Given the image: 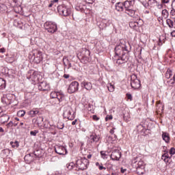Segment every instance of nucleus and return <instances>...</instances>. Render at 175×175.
I'll list each match as a JSON object with an SVG mask.
<instances>
[{
  "instance_id": "nucleus-1",
  "label": "nucleus",
  "mask_w": 175,
  "mask_h": 175,
  "mask_svg": "<svg viewBox=\"0 0 175 175\" xmlns=\"http://www.w3.org/2000/svg\"><path fill=\"white\" fill-rule=\"evenodd\" d=\"M128 46L129 43L125 41L120 42L115 47V62L117 65H121L128 62L129 59V54L128 53Z\"/></svg>"
},
{
  "instance_id": "nucleus-2",
  "label": "nucleus",
  "mask_w": 175,
  "mask_h": 175,
  "mask_svg": "<svg viewBox=\"0 0 175 175\" xmlns=\"http://www.w3.org/2000/svg\"><path fill=\"white\" fill-rule=\"evenodd\" d=\"M44 27L46 31H48L50 33H54L57 32L58 28L57 27V24L54 22L47 21L44 23Z\"/></svg>"
},
{
  "instance_id": "nucleus-3",
  "label": "nucleus",
  "mask_w": 175,
  "mask_h": 175,
  "mask_svg": "<svg viewBox=\"0 0 175 175\" xmlns=\"http://www.w3.org/2000/svg\"><path fill=\"white\" fill-rule=\"evenodd\" d=\"M135 0L124 1V8L126 10V13L131 17H133V16H135V10L129 9V5H130V6H133V5H135Z\"/></svg>"
},
{
  "instance_id": "nucleus-4",
  "label": "nucleus",
  "mask_w": 175,
  "mask_h": 175,
  "mask_svg": "<svg viewBox=\"0 0 175 175\" xmlns=\"http://www.w3.org/2000/svg\"><path fill=\"white\" fill-rule=\"evenodd\" d=\"M29 73L31 74L30 75H27V79L29 80H31V81H34V83H38V81H40L42 80V75H40V73L37 71H30Z\"/></svg>"
},
{
  "instance_id": "nucleus-5",
  "label": "nucleus",
  "mask_w": 175,
  "mask_h": 175,
  "mask_svg": "<svg viewBox=\"0 0 175 175\" xmlns=\"http://www.w3.org/2000/svg\"><path fill=\"white\" fill-rule=\"evenodd\" d=\"M76 165L79 170H85L88 165V159L85 158L79 159L77 161Z\"/></svg>"
},
{
  "instance_id": "nucleus-6",
  "label": "nucleus",
  "mask_w": 175,
  "mask_h": 175,
  "mask_svg": "<svg viewBox=\"0 0 175 175\" xmlns=\"http://www.w3.org/2000/svg\"><path fill=\"white\" fill-rule=\"evenodd\" d=\"M131 85L134 90L140 88V81L135 75H133L131 77Z\"/></svg>"
},
{
  "instance_id": "nucleus-7",
  "label": "nucleus",
  "mask_w": 175,
  "mask_h": 175,
  "mask_svg": "<svg viewBox=\"0 0 175 175\" xmlns=\"http://www.w3.org/2000/svg\"><path fill=\"white\" fill-rule=\"evenodd\" d=\"M79 82L75 81L71 82L68 88V94H75L79 91Z\"/></svg>"
},
{
  "instance_id": "nucleus-8",
  "label": "nucleus",
  "mask_w": 175,
  "mask_h": 175,
  "mask_svg": "<svg viewBox=\"0 0 175 175\" xmlns=\"http://www.w3.org/2000/svg\"><path fill=\"white\" fill-rule=\"evenodd\" d=\"M57 12H59L60 14H63L64 16H69L71 13L70 9L64 5H59L57 7Z\"/></svg>"
},
{
  "instance_id": "nucleus-9",
  "label": "nucleus",
  "mask_w": 175,
  "mask_h": 175,
  "mask_svg": "<svg viewBox=\"0 0 175 175\" xmlns=\"http://www.w3.org/2000/svg\"><path fill=\"white\" fill-rule=\"evenodd\" d=\"M55 150L59 155H66V154H68V150H66V148L63 146H56Z\"/></svg>"
},
{
  "instance_id": "nucleus-10",
  "label": "nucleus",
  "mask_w": 175,
  "mask_h": 175,
  "mask_svg": "<svg viewBox=\"0 0 175 175\" xmlns=\"http://www.w3.org/2000/svg\"><path fill=\"white\" fill-rule=\"evenodd\" d=\"M120 158H121L120 150H114L111 154V159L112 161H119Z\"/></svg>"
},
{
  "instance_id": "nucleus-11",
  "label": "nucleus",
  "mask_w": 175,
  "mask_h": 175,
  "mask_svg": "<svg viewBox=\"0 0 175 175\" xmlns=\"http://www.w3.org/2000/svg\"><path fill=\"white\" fill-rule=\"evenodd\" d=\"M34 62L36 64H40L42 61H43V53L41 51H38L36 54H34Z\"/></svg>"
},
{
  "instance_id": "nucleus-12",
  "label": "nucleus",
  "mask_w": 175,
  "mask_h": 175,
  "mask_svg": "<svg viewBox=\"0 0 175 175\" xmlns=\"http://www.w3.org/2000/svg\"><path fill=\"white\" fill-rule=\"evenodd\" d=\"M137 173L138 174H143V172H144V161L140 160L137 163Z\"/></svg>"
},
{
  "instance_id": "nucleus-13",
  "label": "nucleus",
  "mask_w": 175,
  "mask_h": 175,
  "mask_svg": "<svg viewBox=\"0 0 175 175\" xmlns=\"http://www.w3.org/2000/svg\"><path fill=\"white\" fill-rule=\"evenodd\" d=\"M38 90L40 91H49L50 90V85L46 82H41L38 85Z\"/></svg>"
},
{
  "instance_id": "nucleus-14",
  "label": "nucleus",
  "mask_w": 175,
  "mask_h": 175,
  "mask_svg": "<svg viewBox=\"0 0 175 175\" xmlns=\"http://www.w3.org/2000/svg\"><path fill=\"white\" fill-rule=\"evenodd\" d=\"M82 88H85L87 91H91L92 90V83L88 81H83L81 83Z\"/></svg>"
},
{
  "instance_id": "nucleus-15",
  "label": "nucleus",
  "mask_w": 175,
  "mask_h": 175,
  "mask_svg": "<svg viewBox=\"0 0 175 175\" xmlns=\"http://www.w3.org/2000/svg\"><path fill=\"white\" fill-rule=\"evenodd\" d=\"M99 139H100V137L99 135H96V134H92L89 137L90 143H98V142H99Z\"/></svg>"
},
{
  "instance_id": "nucleus-16",
  "label": "nucleus",
  "mask_w": 175,
  "mask_h": 175,
  "mask_svg": "<svg viewBox=\"0 0 175 175\" xmlns=\"http://www.w3.org/2000/svg\"><path fill=\"white\" fill-rule=\"evenodd\" d=\"M172 157H169V153L166 152L161 156V159L165 162V163H170Z\"/></svg>"
},
{
  "instance_id": "nucleus-17",
  "label": "nucleus",
  "mask_w": 175,
  "mask_h": 175,
  "mask_svg": "<svg viewBox=\"0 0 175 175\" xmlns=\"http://www.w3.org/2000/svg\"><path fill=\"white\" fill-rule=\"evenodd\" d=\"M124 7H125V3H122L119 2L116 4V9L118 12H122V10H124Z\"/></svg>"
},
{
  "instance_id": "nucleus-18",
  "label": "nucleus",
  "mask_w": 175,
  "mask_h": 175,
  "mask_svg": "<svg viewBox=\"0 0 175 175\" xmlns=\"http://www.w3.org/2000/svg\"><path fill=\"white\" fill-rule=\"evenodd\" d=\"M3 157H12L13 155V152H12V150L10 149H4L2 151Z\"/></svg>"
},
{
  "instance_id": "nucleus-19",
  "label": "nucleus",
  "mask_w": 175,
  "mask_h": 175,
  "mask_svg": "<svg viewBox=\"0 0 175 175\" xmlns=\"http://www.w3.org/2000/svg\"><path fill=\"white\" fill-rule=\"evenodd\" d=\"M162 138H163V140L165 142V143H169V142H170V136L167 133H163Z\"/></svg>"
},
{
  "instance_id": "nucleus-20",
  "label": "nucleus",
  "mask_w": 175,
  "mask_h": 175,
  "mask_svg": "<svg viewBox=\"0 0 175 175\" xmlns=\"http://www.w3.org/2000/svg\"><path fill=\"white\" fill-rule=\"evenodd\" d=\"M107 87L109 92H114V90H116V87L114 86L113 84H112L111 83H107Z\"/></svg>"
},
{
  "instance_id": "nucleus-21",
  "label": "nucleus",
  "mask_w": 175,
  "mask_h": 175,
  "mask_svg": "<svg viewBox=\"0 0 175 175\" xmlns=\"http://www.w3.org/2000/svg\"><path fill=\"white\" fill-rule=\"evenodd\" d=\"M64 98H65V95H64V93L62 92H58L57 98L58 99L59 102H62Z\"/></svg>"
},
{
  "instance_id": "nucleus-22",
  "label": "nucleus",
  "mask_w": 175,
  "mask_h": 175,
  "mask_svg": "<svg viewBox=\"0 0 175 175\" xmlns=\"http://www.w3.org/2000/svg\"><path fill=\"white\" fill-rule=\"evenodd\" d=\"M162 18H164V20H166L169 17V12H167V10H163L162 12Z\"/></svg>"
},
{
  "instance_id": "nucleus-23",
  "label": "nucleus",
  "mask_w": 175,
  "mask_h": 175,
  "mask_svg": "<svg viewBox=\"0 0 175 175\" xmlns=\"http://www.w3.org/2000/svg\"><path fill=\"white\" fill-rule=\"evenodd\" d=\"M6 87V81L3 78H0V90H3Z\"/></svg>"
},
{
  "instance_id": "nucleus-24",
  "label": "nucleus",
  "mask_w": 175,
  "mask_h": 175,
  "mask_svg": "<svg viewBox=\"0 0 175 175\" xmlns=\"http://www.w3.org/2000/svg\"><path fill=\"white\" fill-rule=\"evenodd\" d=\"M129 27L133 28V29H136V28L139 27V23L137 22H131L129 23Z\"/></svg>"
},
{
  "instance_id": "nucleus-25",
  "label": "nucleus",
  "mask_w": 175,
  "mask_h": 175,
  "mask_svg": "<svg viewBox=\"0 0 175 175\" xmlns=\"http://www.w3.org/2000/svg\"><path fill=\"white\" fill-rule=\"evenodd\" d=\"M1 102H3V103H4V105H10V100H9V99H8V97L6 96H4L1 98Z\"/></svg>"
},
{
  "instance_id": "nucleus-26",
  "label": "nucleus",
  "mask_w": 175,
  "mask_h": 175,
  "mask_svg": "<svg viewBox=\"0 0 175 175\" xmlns=\"http://www.w3.org/2000/svg\"><path fill=\"white\" fill-rule=\"evenodd\" d=\"M37 114H39V111H38V110H31L29 112V115L31 117H35V116H37Z\"/></svg>"
},
{
  "instance_id": "nucleus-27",
  "label": "nucleus",
  "mask_w": 175,
  "mask_h": 175,
  "mask_svg": "<svg viewBox=\"0 0 175 175\" xmlns=\"http://www.w3.org/2000/svg\"><path fill=\"white\" fill-rule=\"evenodd\" d=\"M10 145L12 146V148H16V147L18 148L20 146V144H18V142L17 141L15 142H11Z\"/></svg>"
},
{
  "instance_id": "nucleus-28",
  "label": "nucleus",
  "mask_w": 175,
  "mask_h": 175,
  "mask_svg": "<svg viewBox=\"0 0 175 175\" xmlns=\"http://www.w3.org/2000/svg\"><path fill=\"white\" fill-rule=\"evenodd\" d=\"M172 76V70L168 69L165 73V77L166 79H170Z\"/></svg>"
},
{
  "instance_id": "nucleus-29",
  "label": "nucleus",
  "mask_w": 175,
  "mask_h": 175,
  "mask_svg": "<svg viewBox=\"0 0 175 175\" xmlns=\"http://www.w3.org/2000/svg\"><path fill=\"white\" fill-rule=\"evenodd\" d=\"M18 117H24L25 116V111L24 110H21L17 113Z\"/></svg>"
},
{
  "instance_id": "nucleus-30",
  "label": "nucleus",
  "mask_w": 175,
  "mask_h": 175,
  "mask_svg": "<svg viewBox=\"0 0 175 175\" xmlns=\"http://www.w3.org/2000/svg\"><path fill=\"white\" fill-rule=\"evenodd\" d=\"M123 118L126 122H129V121H131V116L129 114H127V116H124Z\"/></svg>"
},
{
  "instance_id": "nucleus-31",
  "label": "nucleus",
  "mask_w": 175,
  "mask_h": 175,
  "mask_svg": "<svg viewBox=\"0 0 175 175\" xmlns=\"http://www.w3.org/2000/svg\"><path fill=\"white\" fill-rule=\"evenodd\" d=\"M167 24L170 27V28H173V21L170 19H167Z\"/></svg>"
},
{
  "instance_id": "nucleus-32",
  "label": "nucleus",
  "mask_w": 175,
  "mask_h": 175,
  "mask_svg": "<svg viewBox=\"0 0 175 175\" xmlns=\"http://www.w3.org/2000/svg\"><path fill=\"white\" fill-rule=\"evenodd\" d=\"M75 167V164L73 163H70L67 164V168L68 170H72Z\"/></svg>"
},
{
  "instance_id": "nucleus-33",
  "label": "nucleus",
  "mask_w": 175,
  "mask_h": 175,
  "mask_svg": "<svg viewBox=\"0 0 175 175\" xmlns=\"http://www.w3.org/2000/svg\"><path fill=\"white\" fill-rule=\"evenodd\" d=\"M57 96H58V92H52L51 93V98H52L53 99H54L55 98H57Z\"/></svg>"
},
{
  "instance_id": "nucleus-34",
  "label": "nucleus",
  "mask_w": 175,
  "mask_h": 175,
  "mask_svg": "<svg viewBox=\"0 0 175 175\" xmlns=\"http://www.w3.org/2000/svg\"><path fill=\"white\" fill-rule=\"evenodd\" d=\"M100 155H101V158H103V159H107V154H106V152L105 151H101Z\"/></svg>"
},
{
  "instance_id": "nucleus-35",
  "label": "nucleus",
  "mask_w": 175,
  "mask_h": 175,
  "mask_svg": "<svg viewBox=\"0 0 175 175\" xmlns=\"http://www.w3.org/2000/svg\"><path fill=\"white\" fill-rule=\"evenodd\" d=\"M174 154H175V148H171V149L170 150V154L171 155V157H173Z\"/></svg>"
},
{
  "instance_id": "nucleus-36",
  "label": "nucleus",
  "mask_w": 175,
  "mask_h": 175,
  "mask_svg": "<svg viewBox=\"0 0 175 175\" xmlns=\"http://www.w3.org/2000/svg\"><path fill=\"white\" fill-rule=\"evenodd\" d=\"M109 120H113V116L107 115L105 118V121H109Z\"/></svg>"
},
{
  "instance_id": "nucleus-37",
  "label": "nucleus",
  "mask_w": 175,
  "mask_h": 175,
  "mask_svg": "<svg viewBox=\"0 0 175 175\" xmlns=\"http://www.w3.org/2000/svg\"><path fill=\"white\" fill-rule=\"evenodd\" d=\"M92 120H94V121H99L100 118L96 115H93Z\"/></svg>"
},
{
  "instance_id": "nucleus-38",
  "label": "nucleus",
  "mask_w": 175,
  "mask_h": 175,
  "mask_svg": "<svg viewBox=\"0 0 175 175\" xmlns=\"http://www.w3.org/2000/svg\"><path fill=\"white\" fill-rule=\"evenodd\" d=\"M99 170H106V167H104L103 165H99L98 167Z\"/></svg>"
},
{
  "instance_id": "nucleus-39",
  "label": "nucleus",
  "mask_w": 175,
  "mask_h": 175,
  "mask_svg": "<svg viewBox=\"0 0 175 175\" xmlns=\"http://www.w3.org/2000/svg\"><path fill=\"white\" fill-rule=\"evenodd\" d=\"M38 133V131H31L30 132V135H31V136H36V134Z\"/></svg>"
},
{
  "instance_id": "nucleus-40",
  "label": "nucleus",
  "mask_w": 175,
  "mask_h": 175,
  "mask_svg": "<svg viewBox=\"0 0 175 175\" xmlns=\"http://www.w3.org/2000/svg\"><path fill=\"white\" fill-rule=\"evenodd\" d=\"M86 3H90L92 5V3H94V0H85Z\"/></svg>"
},
{
  "instance_id": "nucleus-41",
  "label": "nucleus",
  "mask_w": 175,
  "mask_h": 175,
  "mask_svg": "<svg viewBox=\"0 0 175 175\" xmlns=\"http://www.w3.org/2000/svg\"><path fill=\"white\" fill-rule=\"evenodd\" d=\"M172 8L173 10H175V0H174L172 1Z\"/></svg>"
},
{
  "instance_id": "nucleus-42",
  "label": "nucleus",
  "mask_w": 175,
  "mask_h": 175,
  "mask_svg": "<svg viewBox=\"0 0 175 175\" xmlns=\"http://www.w3.org/2000/svg\"><path fill=\"white\" fill-rule=\"evenodd\" d=\"M170 2V0H161L162 3H169Z\"/></svg>"
},
{
  "instance_id": "nucleus-43",
  "label": "nucleus",
  "mask_w": 175,
  "mask_h": 175,
  "mask_svg": "<svg viewBox=\"0 0 175 175\" xmlns=\"http://www.w3.org/2000/svg\"><path fill=\"white\" fill-rule=\"evenodd\" d=\"M126 171V169L124 168V167H121L120 168V172L121 173H125V172Z\"/></svg>"
},
{
  "instance_id": "nucleus-44",
  "label": "nucleus",
  "mask_w": 175,
  "mask_h": 175,
  "mask_svg": "<svg viewBox=\"0 0 175 175\" xmlns=\"http://www.w3.org/2000/svg\"><path fill=\"white\" fill-rule=\"evenodd\" d=\"M5 51H6V49H5V48L0 49V53H5Z\"/></svg>"
},
{
  "instance_id": "nucleus-45",
  "label": "nucleus",
  "mask_w": 175,
  "mask_h": 175,
  "mask_svg": "<svg viewBox=\"0 0 175 175\" xmlns=\"http://www.w3.org/2000/svg\"><path fill=\"white\" fill-rule=\"evenodd\" d=\"M58 1L59 0H53V1H51L52 2H53V3L55 5V6L56 5V4L55 3H58Z\"/></svg>"
},
{
  "instance_id": "nucleus-46",
  "label": "nucleus",
  "mask_w": 175,
  "mask_h": 175,
  "mask_svg": "<svg viewBox=\"0 0 175 175\" xmlns=\"http://www.w3.org/2000/svg\"><path fill=\"white\" fill-rule=\"evenodd\" d=\"M126 96L128 99H132V94H127Z\"/></svg>"
},
{
  "instance_id": "nucleus-47",
  "label": "nucleus",
  "mask_w": 175,
  "mask_h": 175,
  "mask_svg": "<svg viewBox=\"0 0 175 175\" xmlns=\"http://www.w3.org/2000/svg\"><path fill=\"white\" fill-rule=\"evenodd\" d=\"M67 113H68V118H70V116H72V113L70 112V111H68Z\"/></svg>"
},
{
  "instance_id": "nucleus-48",
  "label": "nucleus",
  "mask_w": 175,
  "mask_h": 175,
  "mask_svg": "<svg viewBox=\"0 0 175 175\" xmlns=\"http://www.w3.org/2000/svg\"><path fill=\"white\" fill-rule=\"evenodd\" d=\"M114 129H116V128H113V129L110 130V133H111V135H113L114 133Z\"/></svg>"
},
{
  "instance_id": "nucleus-49",
  "label": "nucleus",
  "mask_w": 175,
  "mask_h": 175,
  "mask_svg": "<svg viewBox=\"0 0 175 175\" xmlns=\"http://www.w3.org/2000/svg\"><path fill=\"white\" fill-rule=\"evenodd\" d=\"M64 79H69V75L65 74V75H64Z\"/></svg>"
},
{
  "instance_id": "nucleus-50",
  "label": "nucleus",
  "mask_w": 175,
  "mask_h": 175,
  "mask_svg": "<svg viewBox=\"0 0 175 175\" xmlns=\"http://www.w3.org/2000/svg\"><path fill=\"white\" fill-rule=\"evenodd\" d=\"M77 122V120H74L72 122V125H76V123Z\"/></svg>"
},
{
  "instance_id": "nucleus-51",
  "label": "nucleus",
  "mask_w": 175,
  "mask_h": 175,
  "mask_svg": "<svg viewBox=\"0 0 175 175\" xmlns=\"http://www.w3.org/2000/svg\"><path fill=\"white\" fill-rule=\"evenodd\" d=\"M171 36L175 37V31L171 32Z\"/></svg>"
},
{
  "instance_id": "nucleus-52",
  "label": "nucleus",
  "mask_w": 175,
  "mask_h": 175,
  "mask_svg": "<svg viewBox=\"0 0 175 175\" xmlns=\"http://www.w3.org/2000/svg\"><path fill=\"white\" fill-rule=\"evenodd\" d=\"M53 5L54 4L53 3V2L51 1V3L49 4V8H52L53 6Z\"/></svg>"
},
{
  "instance_id": "nucleus-53",
  "label": "nucleus",
  "mask_w": 175,
  "mask_h": 175,
  "mask_svg": "<svg viewBox=\"0 0 175 175\" xmlns=\"http://www.w3.org/2000/svg\"><path fill=\"white\" fill-rule=\"evenodd\" d=\"M102 164L99 163H96V166H98V167H99V166H101Z\"/></svg>"
},
{
  "instance_id": "nucleus-54",
  "label": "nucleus",
  "mask_w": 175,
  "mask_h": 175,
  "mask_svg": "<svg viewBox=\"0 0 175 175\" xmlns=\"http://www.w3.org/2000/svg\"><path fill=\"white\" fill-rule=\"evenodd\" d=\"M0 132H5V131L3 130V129L2 127H0Z\"/></svg>"
},
{
  "instance_id": "nucleus-55",
  "label": "nucleus",
  "mask_w": 175,
  "mask_h": 175,
  "mask_svg": "<svg viewBox=\"0 0 175 175\" xmlns=\"http://www.w3.org/2000/svg\"><path fill=\"white\" fill-rule=\"evenodd\" d=\"M7 125H8V126H10V125H13V123H12V122H9Z\"/></svg>"
},
{
  "instance_id": "nucleus-56",
  "label": "nucleus",
  "mask_w": 175,
  "mask_h": 175,
  "mask_svg": "<svg viewBox=\"0 0 175 175\" xmlns=\"http://www.w3.org/2000/svg\"><path fill=\"white\" fill-rule=\"evenodd\" d=\"M15 120H16V121H20V119H18V118H15Z\"/></svg>"
},
{
  "instance_id": "nucleus-57",
  "label": "nucleus",
  "mask_w": 175,
  "mask_h": 175,
  "mask_svg": "<svg viewBox=\"0 0 175 175\" xmlns=\"http://www.w3.org/2000/svg\"><path fill=\"white\" fill-rule=\"evenodd\" d=\"M59 129H64V126H62V127H59Z\"/></svg>"
},
{
  "instance_id": "nucleus-58",
  "label": "nucleus",
  "mask_w": 175,
  "mask_h": 175,
  "mask_svg": "<svg viewBox=\"0 0 175 175\" xmlns=\"http://www.w3.org/2000/svg\"><path fill=\"white\" fill-rule=\"evenodd\" d=\"M110 140H111V137H109V141L110 142Z\"/></svg>"
},
{
  "instance_id": "nucleus-59",
  "label": "nucleus",
  "mask_w": 175,
  "mask_h": 175,
  "mask_svg": "<svg viewBox=\"0 0 175 175\" xmlns=\"http://www.w3.org/2000/svg\"><path fill=\"white\" fill-rule=\"evenodd\" d=\"M20 124H21V125H24L23 122H21Z\"/></svg>"
},
{
  "instance_id": "nucleus-60",
  "label": "nucleus",
  "mask_w": 175,
  "mask_h": 175,
  "mask_svg": "<svg viewBox=\"0 0 175 175\" xmlns=\"http://www.w3.org/2000/svg\"><path fill=\"white\" fill-rule=\"evenodd\" d=\"M41 118L42 121H43V120H44V118Z\"/></svg>"
},
{
  "instance_id": "nucleus-61",
  "label": "nucleus",
  "mask_w": 175,
  "mask_h": 175,
  "mask_svg": "<svg viewBox=\"0 0 175 175\" xmlns=\"http://www.w3.org/2000/svg\"><path fill=\"white\" fill-rule=\"evenodd\" d=\"M2 8H6V6H5V5H2Z\"/></svg>"
},
{
  "instance_id": "nucleus-62",
  "label": "nucleus",
  "mask_w": 175,
  "mask_h": 175,
  "mask_svg": "<svg viewBox=\"0 0 175 175\" xmlns=\"http://www.w3.org/2000/svg\"><path fill=\"white\" fill-rule=\"evenodd\" d=\"M88 158H91V155H88Z\"/></svg>"
},
{
  "instance_id": "nucleus-63",
  "label": "nucleus",
  "mask_w": 175,
  "mask_h": 175,
  "mask_svg": "<svg viewBox=\"0 0 175 175\" xmlns=\"http://www.w3.org/2000/svg\"><path fill=\"white\" fill-rule=\"evenodd\" d=\"M25 159H27V156L25 157Z\"/></svg>"
},
{
  "instance_id": "nucleus-64",
  "label": "nucleus",
  "mask_w": 175,
  "mask_h": 175,
  "mask_svg": "<svg viewBox=\"0 0 175 175\" xmlns=\"http://www.w3.org/2000/svg\"><path fill=\"white\" fill-rule=\"evenodd\" d=\"M173 79H174H174H175L174 76Z\"/></svg>"
}]
</instances>
